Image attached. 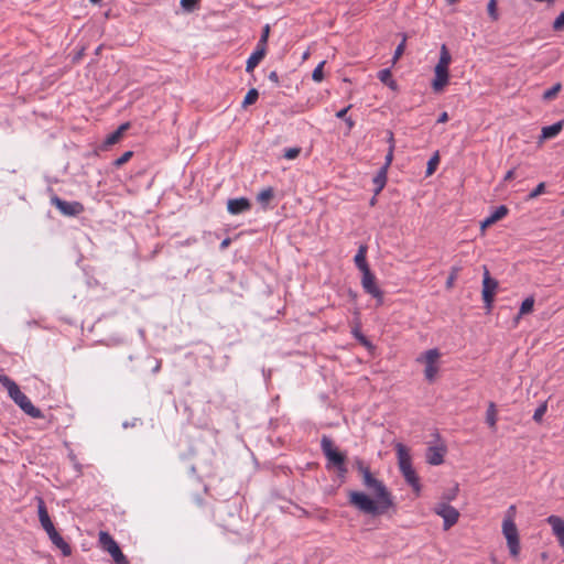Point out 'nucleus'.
I'll list each match as a JSON object with an SVG mask.
<instances>
[{"label": "nucleus", "instance_id": "nucleus-1", "mask_svg": "<svg viewBox=\"0 0 564 564\" xmlns=\"http://www.w3.org/2000/svg\"><path fill=\"white\" fill-rule=\"evenodd\" d=\"M356 466L362 477V485L369 491H372L376 499H372L362 491L350 490L348 492V502L358 511L372 517L381 516L389 509L395 508L393 497L386 485L377 479L370 468L362 460L357 459Z\"/></svg>", "mask_w": 564, "mask_h": 564}, {"label": "nucleus", "instance_id": "nucleus-2", "mask_svg": "<svg viewBox=\"0 0 564 564\" xmlns=\"http://www.w3.org/2000/svg\"><path fill=\"white\" fill-rule=\"evenodd\" d=\"M322 451L327 458V468L335 467L339 477H345L347 474L346 455L339 452L333 441L324 435L321 441Z\"/></svg>", "mask_w": 564, "mask_h": 564}, {"label": "nucleus", "instance_id": "nucleus-3", "mask_svg": "<svg viewBox=\"0 0 564 564\" xmlns=\"http://www.w3.org/2000/svg\"><path fill=\"white\" fill-rule=\"evenodd\" d=\"M99 544L102 550L107 551L111 555L115 564H129V561L122 553L120 546L108 532H99Z\"/></svg>", "mask_w": 564, "mask_h": 564}, {"label": "nucleus", "instance_id": "nucleus-4", "mask_svg": "<svg viewBox=\"0 0 564 564\" xmlns=\"http://www.w3.org/2000/svg\"><path fill=\"white\" fill-rule=\"evenodd\" d=\"M9 395L20 406V409L31 417H44L43 412L32 404L30 399L20 390L19 387L13 389V391L10 392Z\"/></svg>", "mask_w": 564, "mask_h": 564}, {"label": "nucleus", "instance_id": "nucleus-5", "mask_svg": "<svg viewBox=\"0 0 564 564\" xmlns=\"http://www.w3.org/2000/svg\"><path fill=\"white\" fill-rule=\"evenodd\" d=\"M502 531L507 540L510 555L517 557L520 553V541L517 525L512 520H505Z\"/></svg>", "mask_w": 564, "mask_h": 564}, {"label": "nucleus", "instance_id": "nucleus-6", "mask_svg": "<svg viewBox=\"0 0 564 564\" xmlns=\"http://www.w3.org/2000/svg\"><path fill=\"white\" fill-rule=\"evenodd\" d=\"M434 512L443 518V529L445 531L449 530L453 525H455L459 518L458 510L446 502L436 503L434 507Z\"/></svg>", "mask_w": 564, "mask_h": 564}, {"label": "nucleus", "instance_id": "nucleus-7", "mask_svg": "<svg viewBox=\"0 0 564 564\" xmlns=\"http://www.w3.org/2000/svg\"><path fill=\"white\" fill-rule=\"evenodd\" d=\"M498 288V281L490 276L489 270L487 267H484V280H482V300L485 302L486 308L488 311L491 310L495 293Z\"/></svg>", "mask_w": 564, "mask_h": 564}, {"label": "nucleus", "instance_id": "nucleus-8", "mask_svg": "<svg viewBox=\"0 0 564 564\" xmlns=\"http://www.w3.org/2000/svg\"><path fill=\"white\" fill-rule=\"evenodd\" d=\"M361 285L366 293L370 294L372 297H375L378 302V305H381L383 303V292L380 290V288L377 285L376 276L371 272V270L361 272Z\"/></svg>", "mask_w": 564, "mask_h": 564}, {"label": "nucleus", "instance_id": "nucleus-9", "mask_svg": "<svg viewBox=\"0 0 564 564\" xmlns=\"http://www.w3.org/2000/svg\"><path fill=\"white\" fill-rule=\"evenodd\" d=\"M51 202L65 216H77L85 210L80 202H67L58 196H53Z\"/></svg>", "mask_w": 564, "mask_h": 564}, {"label": "nucleus", "instance_id": "nucleus-10", "mask_svg": "<svg viewBox=\"0 0 564 564\" xmlns=\"http://www.w3.org/2000/svg\"><path fill=\"white\" fill-rule=\"evenodd\" d=\"M425 361L424 376L425 379L432 382L435 379V376L438 371V367L436 366V361L440 358V351L434 348L424 352L423 355Z\"/></svg>", "mask_w": 564, "mask_h": 564}, {"label": "nucleus", "instance_id": "nucleus-11", "mask_svg": "<svg viewBox=\"0 0 564 564\" xmlns=\"http://www.w3.org/2000/svg\"><path fill=\"white\" fill-rule=\"evenodd\" d=\"M36 501H37L39 520H40L42 528L44 529V531L47 534L53 533V531L56 529L50 518V514H48V511L46 509L43 498L36 497Z\"/></svg>", "mask_w": 564, "mask_h": 564}, {"label": "nucleus", "instance_id": "nucleus-12", "mask_svg": "<svg viewBox=\"0 0 564 564\" xmlns=\"http://www.w3.org/2000/svg\"><path fill=\"white\" fill-rule=\"evenodd\" d=\"M399 468H400L405 481L413 488V490L415 492H419L421 489L420 479H419L414 468L412 467V463L401 465V466H399Z\"/></svg>", "mask_w": 564, "mask_h": 564}, {"label": "nucleus", "instance_id": "nucleus-13", "mask_svg": "<svg viewBox=\"0 0 564 564\" xmlns=\"http://www.w3.org/2000/svg\"><path fill=\"white\" fill-rule=\"evenodd\" d=\"M435 77L432 82V88L435 93H440L448 84L449 72L448 68L435 67Z\"/></svg>", "mask_w": 564, "mask_h": 564}, {"label": "nucleus", "instance_id": "nucleus-14", "mask_svg": "<svg viewBox=\"0 0 564 564\" xmlns=\"http://www.w3.org/2000/svg\"><path fill=\"white\" fill-rule=\"evenodd\" d=\"M251 208V203L246 197L231 198L227 203V209L232 215L242 214Z\"/></svg>", "mask_w": 564, "mask_h": 564}, {"label": "nucleus", "instance_id": "nucleus-15", "mask_svg": "<svg viewBox=\"0 0 564 564\" xmlns=\"http://www.w3.org/2000/svg\"><path fill=\"white\" fill-rule=\"evenodd\" d=\"M546 521L552 527V531L557 538L560 545L564 547V520L557 516H550Z\"/></svg>", "mask_w": 564, "mask_h": 564}, {"label": "nucleus", "instance_id": "nucleus-16", "mask_svg": "<svg viewBox=\"0 0 564 564\" xmlns=\"http://www.w3.org/2000/svg\"><path fill=\"white\" fill-rule=\"evenodd\" d=\"M445 453L444 446H430L426 452V462L433 466L441 465L444 462Z\"/></svg>", "mask_w": 564, "mask_h": 564}, {"label": "nucleus", "instance_id": "nucleus-17", "mask_svg": "<svg viewBox=\"0 0 564 564\" xmlns=\"http://www.w3.org/2000/svg\"><path fill=\"white\" fill-rule=\"evenodd\" d=\"M129 128H130L129 122H124V123L120 124L117 130H115L113 132H111L110 134L107 135V138L104 141L102 148L107 149V148L118 143L120 141V139L122 138L123 133Z\"/></svg>", "mask_w": 564, "mask_h": 564}, {"label": "nucleus", "instance_id": "nucleus-18", "mask_svg": "<svg viewBox=\"0 0 564 564\" xmlns=\"http://www.w3.org/2000/svg\"><path fill=\"white\" fill-rule=\"evenodd\" d=\"M509 209L506 205H500L496 208V210L487 217L485 220L481 221L480 229L485 230L487 227L494 225L495 223L502 219L505 216H507Z\"/></svg>", "mask_w": 564, "mask_h": 564}, {"label": "nucleus", "instance_id": "nucleus-19", "mask_svg": "<svg viewBox=\"0 0 564 564\" xmlns=\"http://www.w3.org/2000/svg\"><path fill=\"white\" fill-rule=\"evenodd\" d=\"M51 542L61 550L64 556H69L72 554L70 545L62 538V535L54 530L53 533L47 534Z\"/></svg>", "mask_w": 564, "mask_h": 564}, {"label": "nucleus", "instance_id": "nucleus-20", "mask_svg": "<svg viewBox=\"0 0 564 564\" xmlns=\"http://www.w3.org/2000/svg\"><path fill=\"white\" fill-rule=\"evenodd\" d=\"M267 48L256 47V51L251 54V56L247 61L246 72L252 73L257 65L261 62V59L265 56Z\"/></svg>", "mask_w": 564, "mask_h": 564}, {"label": "nucleus", "instance_id": "nucleus-21", "mask_svg": "<svg viewBox=\"0 0 564 564\" xmlns=\"http://www.w3.org/2000/svg\"><path fill=\"white\" fill-rule=\"evenodd\" d=\"M564 121L561 120L551 126L543 127L540 140L543 141L556 137L562 131Z\"/></svg>", "mask_w": 564, "mask_h": 564}, {"label": "nucleus", "instance_id": "nucleus-22", "mask_svg": "<svg viewBox=\"0 0 564 564\" xmlns=\"http://www.w3.org/2000/svg\"><path fill=\"white\" fill-rule=\"evenodd\" d=\"M367 250H368V247L366 245H360L359 249L357 251V254L355 256V259H354L356 267L361 272L370 270V268L367 263V260H366Z\"/></svg>", "mask_w": 564, "mask_h": 564}, {"label": "nucleus", "instance_id": "nucleus-23", "mask_svg": "<svg viewBox=\"0 0 564 564\" xmlns=\"http://www.w3.org/2000/svg\"><path fill=\"white\" fill-rule=\"evenodd\" d=\"M378 78L380 79V82L382 84H384L386 86H388L390 89L392 90H398V84L397 82L392 78V73L390 70V68H384V69H381L379 73H378Z\"/></svg>", "mask_w": 564, "mask_h": 564}, {"label": "nucleus", "instance_id": "nucleus-24", "mask_svg": "<svg viewBox=\"0 0 564 564\" xmlns=\"http://www.w3.org/2000/svg\"><path fill=\"white\" fill-rule=\"evenodd\" d=\"M387 174H388V170H386V167H380V170L378 171V173L373 177V184L376 186L375 191H373L375 195H378L383 189V187L386 186Z\"/></svg>", "mask_w": 564, "mask_h": 564}, {"label": "nucleus", "instance_id": "nucleus-25", "mask_svg": "<svg viewBox=\"0 0 564 564\" xmlns=\"http://www.w3.org/2000/svg\"><path fill=\"white\" fill-rule=\"evenodd\" d=\"M395 451H397L399 466L411 463V456H410L409 449L405 445H403L402 443H398L395 445Z\"/></svg>", "mask_w": 564, "mask_h": 564}, {"label": "nucleus", "instance_id": "nucleus-26", "mask_svg": "<svg viewBox=\"0 0 564 564\" xmlns=\"http://www.w3.org/2000/svg\"><path fill=\"white\" fill-rule=\"evenodd\" d=\"M452 62L451 53L445 44L441 45L440 59L435 67L448 68Z\"/></svg>", "mask_w": 564, "mask_h": 564}, {"label": "nucleus", "instance_id": "nucleus-27", "mask_svg": "<svg viewBox=\"0 0 564 564\" xmlns=\"http://www.w3.org/2000/svg\"><path fill=\"white\" fill-rule=\"evenodd\" d=\"M533 306H534V299H533V296L527 297L522 302V304L520 306V311H519V313H518V315L516 317V322H518L521 316L531 313L533 311Z\"/></svg>", "mask_w": 564, "mask_h": 564}, {"label": "nucleus", "instance_id": "nucleus-28", "mask_svg": "<svg viewBox=\"0 0 564 564\" xmlns=\"http://www.w3.org/2000/svg\"><path fill=\"white\" fill-rule=\"evenodd\" d=\"M486 422L487 424L495 430L497 424V410L496 404L490 402L486 412Z\"/></svg>", "mask_w": 564, "mask_h": 564}, {"label": "nucleus", "instance_id": "nucleus-29", "mask_svg": "<svg viewBox=\"0 0 564 564\" xmlns=\"http://www.w3.org/2000/svg\"><path fill=\"white\" fill-rule=\"evenodd\" d=\"M352 335L354 337L365 347L372 348V344L370 340L361 333L359 326H356L352 328Z\"/></svg>", "mask_w": 564, "mask_h": 564}, {"label": "nucleus", "instance_id": "nucleus-30", "mask_svg": "<svg viewBox=\"0 0 564 564\" xmlns=\"http://www.w3.org/2000/svg\"><path fill=\"white\" fill-rule=\"evenodd\" d=\"M259 98V93L256 88H251L248 90L247 95L245 96V99L242 101V107L246 108L252 104H254Z\"/></svg>", "mask_w": 564, "mask_h": 564}, {"label": "nucleus", "instance_id": "nucleus-31", "mask_svg": "<svg viewBox=\"0 0 564 564\" xmlns=\"http://www.w3.org/2000/svg\"><path fill=\"white\" fill-rule=\"evenodd\" d=\"M274 196V191L272 187H268V188H264L263 191H261L258 196H257V199L259 203L261 204H267L269 200H271Z\"/></svg>", "mask_w": 564, "mask_h": 564}, {"label": "nucleus", "instance_id": "nucleus-32", "mask_svg": "<svg viewBox=\"0 0 564 564\" xmlns=\"http://www.w3.org/2000/svg\"><path fill=\"white\" fill-rule=\"evenodd\" d=\"M561 89H562V84L561 83H556L550 89L544 91L543 100H552V99H554L557 96V94L561 91Z\"/></svg>", "mask_w": 564, "mask_h": 564}, {"label": "nucleus", "instance_id": "nucleus-33", "mask_svg": "<svg viewBox=\"0 0 564 564\" xmlns=\"http://www.w3.org/2000/svg\"><path fill=\"white\" fill-rule=\"evenodd\" d=\"M405 43H406V35L403 34L402 35V41L401 43L397 46L395 51H394V54H393V57H392V64H395L397 61L402 56V54L404 53V50H405Z\"/></svg>", "mask_w": 564, "mask_h": 564}, {"label": "nucleus", "instance_id": "nucleus-34", "mask_svg": "<svg viewBox=\"0 0 564 564\" xmlns=\"http://www.w3.org/2000/svg\"><path fill=\"white\" fill-rule=\"evenodd\" d=\"M269 35H270V25L265 24L262 29V33H261L260 40L257 44V47L267 48Z\"/></svg>", "mask_w": 564, "mask_h": 564}, {"label": "nucleus", "instance_id": "nucleus-35", "mask_svg": "<svg viewBox=\"0 0 564 564\" xmlns=\"http://www.w3.org/2000/svg\"><path fill=\"white\" fill-rule=\"evenodd\" d=\"M0 383L8 389V393L12 392L13 389L19 387L13 380L2 373H0Z\"/></svg>", "mask_w": 564, "mask_h": 564}, {"label": "nucleus", "instance_id": "nucleus-36", "mask_svg": "<svg viewBox=\"0 0 564 564\" xmlns=\"http://www.w3.org/2000/svg\"><path fill=\"white\" fill-rule=\"evenodd\" d=\"M440 163L438 153L436 152L427 162L426 175H432Z\"/></svg>", "mask_w": 564, "mask_h": 564}, {"label": "nucleus", "instance_id": "nucleus-37", "mask_svg": "<svg viewBox=\"0 0 564 564\" xmlns=\"http://www.w3.org/2000/svg\"><path fill=\"white\" fill-rule=\"evenodd\" d=\"M459 271H460L459 267H453L451 269L449 275H448V278L446 280V283H445L446 289H452L453 288L455 281H456V279L458 276Z\"/></svg>", "mask_w": 564, "mask_h": 564}, {"label": "nucleus", "instance_id": "nucleus-38", "mask_svg": "<svg viewBox=\"0 0 564 564\" xmlns=\"http://www.w3.org/2000/svg\"><path fill=\"white\" fill-rule=\"evenodd\" d=\"M487 11L492 21H497L499 19V14L497 12V0H490L488 2Z\"/></svg>", "mask_w": 564, "mask_h": 564}, {"label": "nucleus", "instance_id": "nucleus-39", "mask_svg": "<svg viewBox=\"0 0 564 564\" xmlns=\"http://www.w3.org/2000/svg\"><path fill=\"white\" fill-rule=\"evenodd\" d=\"M325 63H326L325 61L321 62L313 70L312 78L314 82L323 80V78H324L323 67H324Z\"/></svg>", "mask_w": 564, "mask_h": 564}, {"label": "nucleus", "instance_id": "nucleus-40", "mask_svg": "<svg viewBox=\"0 0 564 564\" xmlns=\"http://www.w3.org/2000/svg\"><path fill=\"white\" fill-rule=\"evenodd\" d=\"M132 155H133L132 151L124 152L120 158H118L117 160L113 161V163H112L113 166H116V167L122 166L132 158Z\"/></svg>", "mask_w": 564, "mask_h": 564}, {"label": "nucleus", "instance_id": "nucleus-41", "mask_svg": "<svg viewBox=\"0 0 564 564\" xmlns=\"http://www.w3.org/2000/svg\"><path fill=\"white\" fill-rule=\"evenodd\" d=\"M546 409H547V405H546V402L542 403L541 405H539L535 411H534V414H533V420L535 422H541L542 421V417L543 415L545 414L546 412Z\"/></svg>", "mask_w": 564, "mask_h": 564}, {"label": "nucleus", "instance_id": "nucleus-42", "mask_svg": "<svg viewBox=\"0 0 564 564\" xmlns=\"http://www.w3.org/2000/svg\"><path fill=\"white\" fill-rule=\"evenodd\" d=\"M552 26L554 31H562L564 29V10L554 20Z\"/></svg>", "mask_w": 564, "mask_h": 564}, {"label": "nucleus", "instance_id": "nucleus-43", "mask_svg": "<svg viewBox=\"0 0 564 564\" xmlns=\"http://www.w3.org/2000/svg\"><path fill=\"white\" fill-rule=\"evenodd\" d=\"M545 191V184L540 183L538 186L529 194L528 198L533 199L536 198L539 195L543 194Z\"/></svg>", "mask_w": 564, "mask_h": 564}, {"label": "nucleus", "instance_id": "nucleus-44", "mask_svg": "<svg viewBox=\"0 0 564 564\" xmlns=\"http://www.w3.org/2000/svg\"><path fill=\"white\" fill-rule=\"evenodd\" d=\"M300 153H301L300 148H290L285 151L284 158L288 160H293V159H296L300 155Z\"/></svg>", "mask_w": 564, "mask_h": 564}, {"label": "nucleus", "instance_id": "nucleus-45", "mask_svg": "<svg viewBox=\"0 0 564 564\" xmlns=\"http://www.w3.org/2000/svg\"><path fill=\"white\" fill-rule=\"evenodd\" d=\"M199 0H181V6L186 11H192L195 9Z\"/></svg>", "mask_w": 564, "mask_h": 564}, {"label": "nucleus", "instance_id": "nucleus-46", "mask_svg": "<svg viewBox=\"0 0 564 564\" xmlns=\"http://www.w3.org/2000/svg\"><path fill=\"white\" fill-rule=\"evenodd\" d=\"M393 152H394V150L388 149V153L386 155V162H384V164L381 167H386V170L389 169V166H390V164H391V162L393 160Z\"/></svg>", "mask_w": 564, "mask_h": 564}, {"label": "nucleus", "instance_id": "nucleus-47", "mask_svg": "<svg viewBox=\"0 0 564 564\" xmlns=\"http://www.w3.org/2000/svg\"><path fill=\"white\" fill-rule=\"evenodd\" d=\"M388 143H389V149L394 150L395 142H394V137H393L392 131H388Z\"/></svg>", "mask_w": 564, "mask_h": 564}, {"label": "nucleus", "instance_id": "nucleus-48", "mask_svg": "<svg viewBox=\"0 0 564 564\" xmlns=\"http://www.w3.org/2000/svg\"><path fill=\"white\" fill-rule=\"evenodd\" d=\"M351 108V106L349 105L348 107L339 110L337 113H336V117L339 118V119H347L346 118V113L348 112V110Z\"/></svg>", "mask_w": 564, "mask_h": 564}, {"label": "nucleus", "instance_id": "nucleus-49", "mask_svg": "<svg viewBox=\"0 0 564 564\" xmlns=\"http://www.w3.org/2000/svg\"><path fill=\"white\" fill-rule=\"evenodd\" d=\"M269 80L273 82L274 84H279V75L275 70H272L269 76Z\"/></svg>", "mask_w": 564, "mask_h": 564}, {"label": "nucleus", "instance_id": "nucleus-50", "mask_svg": "<svg viewBox=\"0 0 564 564\" xmlns=\"http://www.w3.org/2000/svg\"><path fill=\"white\" fill-rule=\"evenodd\" d=\"M514 176H516L514 169H511V170H509V171L506 173V175H505V177H503V181H506V182L511 181V180H513V178H514Z\"/></svg>", "mask_w": 564, "mask_h": 564}, {"label": "nucleus", "instance_id": "nucleus-51", "mask_svg": "<svg viewBox=\"0 0 564 564\" xmlns=\"http://www.w3.org/2000/svg\"><path fill=\"white\" fill-rule=\"evenodd\" d=\"M448 120V115L446 111L442 112L437 119L438 123H444Z\"/></svg>", "mask_w": 564, "mask_h": 564}, {"label": "nucleus", "instance_id": "nucleus-52", "mask_svg": "<svg viewBox=\"0 0 564 564\" xmlns=\"http://www.w3.org/2000/svg\"><path fill=\"white\" fill-rule=\"evenodd\" d=\"M230 245V238H226L220 243V249H225Z\"/></svg>", "mask_w": 564, "mask_h": 564}, {"label": "nucleus", "instance_id": "nucleus-53", "mask_svg": "<svg viewBox=\"0 0 564 564\" xmlns=\"http://www.w3.org/2000/svg\"><path fill=\"white\" fill-rule=\"evenodd\" d=\"M345 121L349 128H351L354 126V121L351 120V118H347V119H345Z\"/></svg>", "mask_w": 564, "mask_h": 564}, {"label": "nucleus", "instance_id": "nucleus-54", "mask_svg": "<svg viewBox=\"0 0 564 564\" xmlns=\"http://www.w3.org/2000/svg\"><path fill=\"white\" fill-rule=\"evenodd\" d=\"M89 1H90L91 3H94V4H97V3H99L101 0H89Z\"/></svg>", "mask_w": 564, "mask_h": 564}, {"label": "nucleus", "instance_id": "nucleus-55", "mask_svg": "<svg viewBox=\"0 0 564 564\" xmlns=\"http://www.w3.org/2000/svg\"><path fill=\"white\" fill-rule=\"evenodd\" d=\"M449 3L457 2L458 0H447Z\"/></svg>", "mask_w": 564, "mask_h": 564}, {"label": "nucleus", "instance_id": "nucleus-56", "mask_svg": "<svg viewBox=\"0 0 564 564\" xmlns=\"http://www.w3.org/2000/svg\"><path fill=\"white\" fill-rule=\"evenodd\" d=\"M492 561H494L495 564H499V563L496 562V558H492Z\"/></svg>", "mask_w": 564, "mask_h": 564}]
</instances>
